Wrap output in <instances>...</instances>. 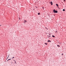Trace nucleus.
I'll return each mask as SVG.
<instances>
[{
  "label": "nucleus",
  "instance_id": "9b49d317",
  "mask_svg": "<svg viewBox=\"0 0 66 66\" xmlns=\"http://www.w3.org/2000/svg\"><path fill=\"white\" fill-rule=\"evenodd\" d=\"M11 60V59H9L8 60Z\"/></svg>",
  "mask_w": 66,
  "mask_h": 66
},
{
  "label": "nucleus",
  "instance_id": "a211bd4d",
  "mask_svg": "<svg viewBox=\"0 0 66 66\" xmlns=\"http://www.w3.org/2000/svg\"><path fill=\"white\" fill-rule=\"evenodd\" d=\"M63 55V54H62V55Z\"/></svg>",
  "mask_w": 66,
  "mask_h": 66
},
{
  "label": "nucleus",
  "instance_id": "6ab92c4d",
  "mask_svg": "<svg viewBox=\"0 0 66 66\" xmlns=\"http://www.w3.org/2000/svg\"><path fill=\"white\" fill-rule=\"evenodd\" d=\"M49 42H51V41H50H50H49Z\"/></svg>",
  "mask_w": 66,
  "mask_h": 66
},
{
  "label": "nucleus",
  "instance_id": "0eeeda50",
  "mask_svg": "<svg viewBox=\"0 0 66 66\" xmlns=\"http://www.w3.org/2000/svg\"><path fill=\"white\" fill-rule=\"evenodd\" d=\"M57 46H58V47H60V45H57Z\"/></svg>",
  "mask_w": 66,
  "mask_h": 66
},
{
  "label": "nucleus",
  "instance_id": "412c9836",
  "mask_svg": "<svg viewBox=\"0 0 66 66\" xmlns=\"http://www.w3.org/2000/svg\"><path fill=\"white\" fill-rule=\"evenodd\" d=\"M9 60H8L7 61H9Z\"/></svg>",
  "mask_w": 66,
  "mask_h": 66
},
{
  "label": "nucleus",
  "instance_id": "39448f33",
  "mask_svg": "<svg viewBox=\"0 0 66 66\" xmlns=\"http://www.w3.org/2000/svg\"><path fill=\"white\" fill-rule=\"evenodd\" d=\"M38 15H40V13H38Z\"/></svg>",
  "mask_w": 66,
  "mask_h": 66
},
{
  "label": "nucleus",
  "instance_id": "6e6552de",
  "mask_svg": "<svg viewBox=\"0 0 66 66\" xmlns=\"http://www.w3.org/2000/svg\"><path fill=\"white\" fill-rule=\"evenodd\" d=\"M13 61H15V63H16V61H15V60H13Z\"/></svg>",
  "mask_w": 66,
  "mask_h": 66
},
{
  "label": "nucleus",
  "instance_id": "f03ea898",
  "mask_svg": "<svg viewBox=\"0 0 66 66\" xmlns=\"http://www.w3.org/2000/svg\"><path fill=\"white\" fill-rule=\"evenodd\" d=\"M50 4L51 3V5H52L53 4L52 3V2H50Z\"/></svg>",
  "mask_w": 66,
  "mask_h": 66
},
{
  "label": "nucleus",
  "instance_id": "20e7f679",
  "mask_svg": "<svg viewBox=\"0 0 66 66\" xmlns=\"http://www.w3.org/2000/svg\"><path fill=\"white\" fill-rule=\"evenodd\" d=\"M56 6H57V7H58V6H59V5H58V4H56Z\"/></svg>",
  "mask_w": 66,
  "mask_h": 66
},
{
  "label": "nucleus",
  "instance_id": "f3484780",
  "mask_svg": "<svg viewBox=\"0 0 66 66\" xmlns=\"http://www.w3.org/2000/svg\"><path fill=\"white\" fill-rule=\"evenodd\" d=\"M25 21L26 22H27V21Z\"/></svg>",
  "mask_w": 66,
  "mask_h": 66
},
{
  "label": "nucleus",
  "instance_id": "1a4fd4ad",
  "mask_svg": "<svg viewBox=\"0 0 66 66\" xmlns=\"http://www.w3.org/2000/svg\"><path fill=\"white\" fill-rule=\"evenodd\" d=\"M65 11V9H64L63 10V11Z\"/></svg>",
  "mask_w": 66,
  "mask_h": 66
},
{
  "label": "nucleus",
  "instance_id": "423d86ee",
  "mask_svg": "<svg viewBox=\"0 0 66 66\" xmlns=\"http://www.w3.org/2000/svg\"><path fill=\"white\" fill-rule=\"evenodd\" d=\"M52 37H55V36H52Z\"/></svg>",
  "mask_w": 66,
  "mask_h": 66
},
{
  "label": "nucleus",
  "instance_id": "9d476101",
  "mask_svg": "<svg viewBox=\"0 0 66 66\" xmlns=\"http://www.w3.org/2000/svg\"><path fill=\"white\" fill-rule=\"evenodd\" d=\"M45 44H46V45H47V43H45Z\"/></svg>",
  "mask_w": 66,
  "mask_h": 66
},
{
  "label": "nucleus",
  "instance_id": "ddd939ff",
  "mask_svg": "<svg viewBox=\"0 0 66 66\" xmlns=\"http://www.w3.org/2000/svg\"><path fill=\"white\" fill-rule=\"evenodd\" d=\"M9 56H8L7 57V59H8V58H9Z\"/></svg>",
  "mask_w": 66,
  "mask_h": 66
},
{
  "label": "nucleus",
  "instance_id": "f8f14e48",
  "mask_svg": "<svg viewBox=\"0 0 66 66\" xmlns=\"http://www.w3.org/2000/svg\"><path fill=\"white\" fill-rule=\"evenodd\" d=\"M49 41H50V40H48V42H49Z\"/></svg>",
  "mask_w": 66,
  "mask_h": 66
},
{
  "label": "nucleus",
  "instance_id": "dca6fc26",
  "mask_svg": "<svg viewBox=\"0 0 66 66\" xmlns=\"http://www.w3.org/2000/svg\"><path fill=\"white\" fill-rule=\"evenodd\" d=\"M47 29V30H48V29H47Z\"/></svg>",
  "mask_w": 66,
  "mask_h": 66
},
{
  "label": "nucleus",
  "instance_id": "2eb2a0df",
  "mask_svg": "<svg viewBox=\"0 0 66 66\" xmlns=\"http://www.w3.org/2000/svg\"><path fill=\"white\" fill-rule=\"evenodd\" d=\"M13 58H14V57H13L12 58V59H13Z\"/></svg>",
  "mask_w": 66,
  "mask_h": 66
},
{
  "label": "nucleus",
  "instance_id": "aec40b11",
  "mask_svg": "<svg viewBox=\"0 0 66 66\" xmlns=\"http://www.w3.org/2000/svg\"><path fill=\"white\" fill-rule=\"evenodd\" d=\"M47 36H49V35H47Z\"/></svg>",
  "mask_w": 66,
  "mask_h": 66
},
{
  "label": "nucleus",
  "instance_id": "4468645a",
  "mask_svg": "<svg viewBox=\"0 0 66 66\" xmlns=\"http://www.w3.org/2000/svg\"><path fill=\"white\" fill-rule=\"evenodd\" d=\"M64 1H66L65 0H64Z\"/></svg>",
  "mask_w": 66,
  "mask_h": 66
},
{
  "label": "nucleus",
  "instance_id": "7ed1b4c3",
  "mask_svg": "<svg viewBox=\"0 0 66 66\" xmlns=\"http://www.w3.org/2000/svg\"><path fill=\"white\" fill-rule=\"evenodd\" d=\"M49 36L48 37V38H49V37H50V34H49Z\"/></svg>",
  "mask_w": 66,
  "mask_h": 66
},
{
  "label": "nucleus",
  "instance_id": "f257e3e1",
  "mask_svg": "<svg viewBox=\"0 0 66 66\" xmlns=\"http://www.w3.org/2000/svg\"><path fill=\"white\" fill-rule=\"evenodd\" d=\"M53 11H54V13H57V11H55V9L53 10Z\"/></svg>",
  "mask_w": 66,
  "mask_h": 66
}]
</instances>
